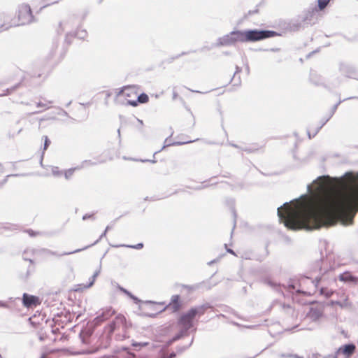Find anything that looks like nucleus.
Wrapping results in <instances>:
<instances>
[{
    "instance_id": "obj_27",
    "label": "nucleus",
    "mask_w": 358,
    "mask_h": 358,
    "mask_svg": "<svg viewBox=\"0 0 358 358\" xmlns=\"http://www.w3.org/2000/svg\"><path fill=\"white\" fill-rule=\"evenodd\" d=\"M104 321H106L105 318L101 314H99L92 321H90V322L91 324H94V327L96 328Z\"/></svg>"
},
{
    "instance_id": "obj_14",
    "label": "nucleus",
    "mask_w": 358,
    "mask_h": 358,
    "mask_svg": "<svg viewBox=\"0 0 358 358\" xmlns=\"http://www.w3.org/2000/svg\"><path fill=\"white\" fill-rule=\"evenodd\" d=\"M22 305L26 308L35 307L40 303L38 296L24 293L22 298Z\"/></svg>"
},
{
    "instance_id": "obj_58",
    "label": "nucleus",
    "mask_w": 358,
    "mask_h": 358,
    "mask_svg": "<svg viewBox=\"0 0 358 358\" xmlns=\"http://www.w3.org/2000/svg\"><path fill=\"white\" fill-rule=\"evenodd\" d=\"M115 336H116L117 340H122V339H124V338H126V336H125V335H124V336H120V335L117 334Z\"/></svg>"
},
{
    "instance_id": "obj_47",
    "label": "nucleus",
    "mask_w": 358,
    "mask_h": 358,
    "mask_svg": "<svg viewBox=\"0 0 358 358\" xmlns=\"http://www.w3.org/2000/svg\"><path fill=\"white\" fill-rule=\"evenodd\" d=\"M59 112L57 113L58 115H64V116H68V113L64 110V109L61 108H57Z\"/></svg>"
},
{
    "instance_id": "obj_61",
    "label": "nucleus",
    "mask_w": 358,
    "mask_h": 358,
    "mask_svg": "<svg viewBox=\"0 0 358 358\" xmlns=\"http://www.w3.org/2000/svg\"><path fill=\"white\" fill-rule=\"evenodd\" d=\"M46 251H47L48 254H50L52 255H57L55 252H53V251H51V250H46Z\"/></svg>"
},
{
    "instance_id": "obj_50",
    "label": "nucleus",
    "mask_w": 358,
    "mask_h": 358,
    "mask_svg": "<svg viewBox=\"0 0 358 358\" xmlns=\"http://www.w3.org/2000/svg\"><path fill=\"white\" fill-rule=\"evenodd\" d=\"M0 307L3 308H10L9 305L3 301H0Z\"/></svg>"
},
{
    "instance_id": "obj_28",
    "label": "nucleus",
    "mask_w": 358,
    "mask_h": 358,
    "mask_svg": "<svg viewBox=\"0 0 358 358\" xmlns=\"http://www.w3.org/2000/svg\"><path fill=\"white\" fill-rule=\"evenodd\" d=\"M320 294L324 296L327 298L331 297L334 294V291L328 289L327 287H325L324 286H322L320 288Z\"/></svg>"
},
{
    "instance_id": "obj_64",
    "label": "nucleus",
    "mask_w": 358,
    "mask_h": 358,
    "mask_svg": "<svg viewBox=\"0 0 358 358\" xmlns=\"http://www.w3.org/2000/svg\"><path fill=\"white\" fill-rule=\"evenodd\" d=\"M99 271H96V272H95V273L92 275V277L94 279H95V280H96V277H97V276H98V275H99Z\"/></svg>"
},
{
    "instance_id": "obj_1",
    "label": "nucleus",
    "mask_w": 358,
    "mask_h": 358,
    "mask_svg": "<svg viewBox=\"0 0 358 358\" xmlns=\"http://www.w3.org/2000/svg\"><path fill=\"white\" fill-rule=\"evenodd\" d=\"M312 185L316 198L315 209L307 210L303 205L297 203L285 208L284 217L282 209L288 203L278 208L279 220L282 222L285 220V227L292 231H313L329 228L338 222L344 226L352 224L355 208L358 205V172L347 171L341 177L318 176L307 185L308 192Z\"/></svg>"
},
{
    "instance_id": "obj_8",
    "label": "nucleus",
    "mask_w": 358,
    "mask_h": 358,
    "mask_svg": "<svg viewBox=\"0 0 358 358\" xmlns=\"http://www.w3.org/2000/svg\"><path fill=\"white\" fill-rule=\"evenodd\" d=\"M178 324L181 327V329L167 342L169 345L187 336L189 334V329L193 327L189 324L188 322H186L185 320H181V317H180L178 319Z\"/></svg>"
},
{
    "instance_id": "obj_62",
    "label": "nucleus",
    "mask_w": 358,
    "mask_h": 358,
    "mask_svg": "<svg viewBox=\"0 0 358 358\" xmlns=\"http://www.w3.org/2000/svg\"><path fill=\"white\" fill-rule=\"evenodd\" d=\"M45 106V104H44L43 103H42V102H41V101H40V102H38V103H36V106H37V107H43V106Z\"/></svg>"
},
{
    "instance_id": "obj_36",
    "label": "nucleus",
    "mask_w": 358,
    "mask_h": 358,
    "mask_svg": "<svg viewBox=\"0 0 358 358\" xmlns=\"http://www.w3.org/2000/svg\"><path fill=\"white\" fill-rule=\"evenodd\" d=\"M148 345V342H136V341H133L132 343H131V345L133 347H134V348H137V347L142 348V347L147 346Z\"/></svg>"
},
{
    "instance_id": "obj_5",
    "label": "nucleus",
    "mask_w": 358,
    "mask_h": 358,
    "mask_svg": "<svg viewBox=\"0 0 358 358\" xmlns=\"http://www.w3.org/2000/svg\"><path fill=\"white\" fill-rule=\"evenodd\" d=\"M17 17L21 25L35 22L31 8L28 4L23 3L19 6Z\"/></svg>"
},
{
    "instance_id": "obj_18",
    "label": "nucleus",
    "mask_w": 358,
    "mask_h": 358,
    "mask_svg": "<svg viewBox=\"0 0 358 358\" xmlns=\"http://www.w3.org/2000/svg\"><path fill=\"white\" fill-rule=\"evenodd\" d=\"M87 36V32L86 30L85 29H79V30H77L76 32H73V33H68L66 35V39L65 41L68 43H70V41H69V37H76L79 39H85Z\"/></svg>"
},
{
    "instance_id": "obj_26",
    "label": "nucleus",
    "mask_w": 358,
    "mask_h": 358,
    "mask_svg": "<svg viewBox=\"0 0 358 358\" xmlns=\"http://www.w3.org/2000/svg\"><path fill=\"white\" fill-rule=\"evenodd\" d=\"M113 247L118 248V247H124L128 248H133L136 250H141L143 248V243H139L136 245H127V244H121L118 245H113Z\"/></svg>"
},
{
    "instance_id": "obj_53",
    "label": "nucleus",
    "mask_w": 358,
    "mask_h": 358,
    "mask_svg": "<svg viewBox=\"0 0 358 358\" xmlns=\"http://www.w3.org/2000/svg\"><path fill=\"white\" fill-rule=\"evenodd\" d=\"M331 303L332 305H334V304H337V305L340 306L341 307H343V304H342V303H341V301H331Z\"/></svg>"
},
{
    "instance_id": "obj_15",
    "label": "nucleus",
    "mask_w": 358,
    "mask_h": 358,
    "mask_svg": "<svg viewBox=\"0 0 358 358\" xmlns=\"http://www.w3.org/2000/svg\"><path fill=\"white\" fill-rule=\"evenodd\" d=\"M340 281L344 282L351 285H355L358 284V278L352 274L350 271H345L338 275Z\"/></svg>"
},
{
    "instance_id": "obj_52",
    "label": "nucleus",
    "mask_w": 358,
    "mask_h": 358,
    "mask_svg": "<svg viewBox=\"0 0 358 358\" xmlns=\"http://www.w3.org/2000/svg\"><path fill=\"white\" fill-rule=\"evenodd\" d=\"M324 357L318 353L313 354L311 358H323Z\"/></svg>"
},
{
    "instance_id": "obj_30",
    "label": "nucleus",
    "mask_w": 358,
    "mask_h": 358,
    "mask_svg": "<svg viewBox=\"0 0 358 358\" xmlns=\"http://www.w3.org/2000/svg\"><path fill=\"white\" fill-rule=\"evenodd\" d=\"M81 167H79V166H77V167H75V168H71L66 171H65L64 172V177L66 180H69L71 176H73V174L74 173V171L77 169H80Z\"/></svg>"
},
{
    "instance_id": "obj_38",
    "label": "nucleus",
    "mask_w": 358,
    "mask_h": 358,
    "mask_svg": "<svg viewBox=\"0 0 358 358\" xmlns=\"http://www.w3.org/2000/svg\"><path fill=\"white\" fill-rule=\"evenodd\" d=\"M43 138H44L43 151H45L50 146L51 141L47 136H44Z\"/></svg>"
},
{
    "instance_id": "obj_37",
    "label": "nucleus",
    "mask_w": 358,
    "mask_h": 358,
    "mask_svg": "<svg viewBox=\"0 0 358 358\" xmlns=\"http://www.w3.org/2000/svg\"><path fill=\"white\" fill-rule=\"evenodd\" d=\"M287 289H288V291L290 292H293L295 291L298 294L301 293V290L296 289V285L294 283L289 284Z\"/></svg>"
},
{
    "instance_id": "obj_7",
    "label": "nucleus",
    "mask_w": 358,
    "mask_h": 358,
    "mask_svg": "<svg viewBox=\"0 0 358 358\" xmlns=\"http://www.w3.org/2000/svg\"><path fill=\"white\" fill-rule=\"evenodd\" d=\"M333 272L332 268H320V275L317 277H315V280L313 281V282L315 285V287H318L319 285L321 282H324L326 284H328L329 281L330 280H334V278L332 277L331 274Z\"/></svg>"
},
{
    "instance_id": "obj_35",
    "label": "nucleus",
    "mask_w": 358,
    "mask_h": 358,
    "mask_svg": "<svg viewBox=\"0 0 358 358\" xmlns=\"http://www.w3.org/2000/svg\"><path fill=\"white\" fill-rule=\"evenodd\" d=\"M193 341H194V338L192 339L190 343L187 345V346H178L176 348V351L178 354H181L185 350H186L189 346L192 345V344L193 343Z\"/></svg>"
},
{
    "instance_id": "obj_54",
    "label": "nucleus",
    "mask_w": 358,
    "mask_h": 358,
    "mask_svg": "<svg viewBox=\"0 0 358 358\" xmlns=\"http://www.w3.org/2000/svg\"><path fill=\"white\" fill-rule=\"evenodd\" d=\"M27 232L29 233V234L31 236H35L36 234V232L31 230V229H28L27 230Z\"/></svg>"
},
{
    "instance_id": "obj_19",
    "label": "nucleus",
    "mask_w": 358,
    "mask_h": 358,
    "mask_svg": "<svg viewBox=\"0 0 358 358\" xmlns=\"http://www.w3.org/2000/svg\"><path fill=\"white\" fill-rule=\"evenodd\" d=\"M310 80L312 83L315 85H322L324 84L323 78L317 73L315 71H310Z\"/></svg>"
},
{
    "instance_id": "obj_9",
    "label": "nucleus",
    "mask_w": 358,
    "mask_h": 358,
    "mask_svg": "<svg viewBox=\"0 0 358 358\" xmlns=\"http://www.w3.org/2000/svg\"><path fill=\"white\" fill-rule=\"evenodd\" d=\"M338 70L343 76L348 78L358 80L357 70L353 64L345 62H341L339 64Z\"/></svg>"
},
{
    "instance_id": "obj_21",
    "label": "nucleus",
    "mask_w": 358,
    "mask_h": 358,
    "mask_svg": "<svg viewBox=\"0 0 358 358\" xmlns=\"http://www.w3.org/2000/svg\"><path fill=\"white\" fill-rule=\"evenodd\" d=\"M302 22L300 17L299 20L290 22L289 24V29L292 31H298L302 27Z\"/></svg>"
},
{
    "instance_id": "obj_3",
    "label": "nucleus",
    "mask_w": 358,
    "mask_h": 358,
    "mask_svg": "<svg viewBox=\"0 0 358 358\" xmlns=\"http://www.w3.org/2000/svg\"><path fill=\"white\" fill-rule=\"evenodd\" d=\"M120 325H122V331H125L129 327L126 317L124 315L119 314L105 327L103 333L100 338L101 348H106L110 345L114 331Z\"/></svg>"
},
{
    "instance_id": "obj_48",
    "label": "nucleus",
    "mask_w": 358,
    "mask_h": 358,
    "mask_svg": "<svg viewBox=\"0 0 358 358\" xmlns=\"http://www.w3.org/2000/svg\"><path fill=\"white\" fill-rule=\"evenodd\" d=\"M331 118V117H330V115H329L326 118H323L322 120H321V122H320V125L321 127H324L327 122Z\"/></svg>"
},
{
    "instance_id": "obj_59",
    "label": "nucleus",
    "mask_w": 358,
    "mask_h": 358,
    "mask_svg": "<svg viewBox=\"0 0 358 358\" xmlns=\"http://www.w3.org/2000/svg\"><path fill=\"white\" fill-rule=\"evenodd\" d=\"M8 29V27H6L4 24H1L0 26V32H1L3 30H7Z\"/></svg>"
},
{
    "instance_id": "obj_42",
    "label": "nucleus",
    "mask_w": 358,
    "mask_h": 358,
    "mask_svg": "<svg viewBox=\"0 0 358 358\" xmlns=\"http://www.w3.org/2000/svg\"><path fill=\"white\" fill-rule=\"evenodd\" d=\"M231 212H232L233 217H234V227H233V229H234L235 228L236 224V212L234 207L231 208Z\"/></svg>"
},
{
    "instance_id": "obj_17",
    "label": "nucleus",
    "mask_w": 358,
    "mask_h": 358,
    "mask_svg": "<svg viewBox=\"0 0 358 358\" xmlns=\"http://www.w3.org/2000/svg\"><path fill=\"white\" fill-rule=\"evenodd\" d=\"M106 234H107V231H106L104 230V231H103V232L101 234V235L100 236L99 238V239H97V240H96L95 242H94L93 243H92V244L89 245H87V246H85V247H84V248H80V249H76V250H73V251H71V252H64V253H62V254L59 255V256H62V255H72V254L78 253V252H81V251L85 250H87V248H90V247H92V246H93V245H96V243H99V241L101 238H103V237H105V236H106Z\"/></svg>"
},
{
    "instance_id": "obj_34",
    "label": "nucleus",
    "mask_w": 358,
    "mask_h": 358,
    "mask_svg": "<svg viewBox=\"0 0 358 358\" xmlns=\"http://www.w3.org/2000/svg\"><path fill=\"white\" fill-rule=\"evenodd\" d=\"M279 356L282 358H303L296 354L291 353H281Z\"/></svg>"
},
{
    "instance_id": "obj_24",
    "label": "nucleus",
    "mask_w": 358,
    "mask_h": 358,
    "mask_svg": "<svg viewBox=\"0 0 358 358\" xmlns=\"http://www.w3.org/2000/svg\"><path fill=\"white\" fill-rule=\"evenodd\" d=\"M198 139H196V141ZM169 141V138H166V140H165V145L163 146L162 149L164 148L166 146L181 145H183V144L190 143L196 141V140H193V141L190 140V141H187L186 142L176 141V142L170 143V141Z\"/></svg>"
},
{
    "instance_id": "obj_31",
    "label": "nucleus",
    "mask_w": 358,
    "mask_h": 358,
    "mask_svg": "<svg viewBox=\"0 0 358 358\" xmlns=\"http://www.w3.org/2000/svg\"><path fill=\"white\" fill-rule=\"evenodd\" d=\"M138 103H145L149 101V96L147 94L143 92L138 96Z\"/></svg>"
},
{
    "instance_id": "obj_41",
    "label": "nucleus",
    "mask_w": 358,
    "mask_h": 358,
    "mask_svg": "<svg viewBox=\"0 0 358 358\" xmlns=\"http://www.w3.org/2000/svg\"><path fill=\"white\" fill-rule=\"evenodd\" d=\"M178 58H180V55H178L170 57L166 59V62L169 64H171L172 62H173L174 60H176Z\"/></svg>"
},
{
    "instance_id": "obj_2",
    "label": "nucleus",
    "mask_w": 358,
    "mask_h": 358,
    "mask_svg": "<svg viewBox=\"0 0 358 358\" xmlns=\"http://www.w3.org/2000/svg\"><path fill=\"white\" fill-rule=\"evenodd\" d=\"M280 35V34L275 31L267 29H249L245 30H234L218 38L214 45L215 47H222L233 45L237 42H257Z\"/></svg>"
},
{
    "instance_id": "obj_51",
    "label": "nucleus",
    "mask_w": 358,
    "mask_h": 358,
    "mask_svg": "<svg viewBox=\"0 0 358 358\" xmlns=\"http://www.w3.org/2000/svg\"><path fill=\"white\" fill-rule=\"evenodd\" d=\"M323 358H339V357L337 355V352L336 351L334 354L329 355L327 356L324 357Z\"/></svg>"
},
{
    "instance_id": "obj_20",
    "label": "nucleus",
    "mask_w": 358,
    "mask_h": 358,
    "mask_svg": "<svg viewBox=\"0 0 358 358\" xmlns=\"http://www.w3.org/2000/svg\"><path fill=\"white\" fill-rule=\"evenodd\" d=\"M264 283L267 285L271 287L275 291L279 293H282L281 287L280 285H277L275 282H273L271 279L268 278H265L263 279Z\"/></svg>"
},
{
    "instance_id": "obj_60",
    "label": "nucleus",
    "mask_w": 358,
    "mask_h": 358,
    "mask_svg": "<svg viewBox=\"0 0 358 358\" xmlns=\"http://www.w3.org/2000/svg\"><path fill=\"white\" fill-rule=\"evenodd\" d=\"M217 261H218V259H213V260H212V261L209 262L208 263V264L210 266V265L213 264L214 263H216Z\"/></svg>"
},
{
    "instance_id": "obj_49",
    "label": "nucleus",
    "mask_w": 358,
    "mask_h": 358,
    "mask_svg": "<svg viewBox=\"0 0 358 358\" xmlns=\"http://www.w3.org/2000/svg\"><path fill=\"white\" fill-rule=\"evenodd\" d=\"M241 150L248 153H252L257 150V149H252L249 148H241Z\"/></svg>"
},
{
    "instance_id": "obj_13",
    "label": "nucleus",
    "mask_w": 358,
    "mask_h": 358,
    "mask_svg": "<svg viewBox=\"0 0 358 358\" xmlns=\"http://www.w3.org/2000/svg\"><path fill=\"white\" fill-rule=\"evenodd\" d=\"M319 10L317 7H313L306 11L302 17H300L301 21L306 25H313L317 22V17H315L316 13Z\"/></svg>"
},
{
    "instance_id": "obj_22",
    "label": "nucleus",
    "mask_w": 358,
    "mask_h": 358,
    "mask_svg": "<svg viewBox=\"0 0 358 358\" xmlns=\"http://www.w3.org/2000/svg\"><path fill=\"white\" fill-rule=\"evenodd\" d=\"M350 99H358V96H350V97H348L346 99H344L343 100H339L338 103H336L335 105H334L331 108V112L329 113V115L330 117H332L334 115V114L335 113L336 110H337L338 108V106L343 101H346V100H350Z\"/></svg>"
},
{
    "instance_id": "obj_23",
    "label": "nucleus",
    "mask_w": 358,
    "mask_h": 358,
    "mask_svg": "<svg viewBox=\"0 0 358 358\" xmlns=\"http://www.w3.org/2000/svg\"><path fill=\"white\" fill-rule=\"evenodd\" d=\"M115 311L111 308H107L106 309H103L102 312L100 313L106 320L110 318L113 315H115Z\"/></svg>"
},
{
    "instance_id": "obj_6",
    "label": "nucleus",
    "mask_w": 358,
    "mask_h": 358,
    "mask_svg": "<svg viewBox=\"0 0 358 358\" xmlns=\"http://www.w3.org/2000/svg\"><path fill=\"white\" fill-rule=\"evenodd\" d=\"M182 308V303L180 296L179 294L173 295L171 299L170 303L164 306L162 310L157 311L156 313L146 314L150 317H155L157 313H162L167 309H171L173 313L178 312Z\"/></svg>"
},
{
    "instance_id": "obj_39",
    "label": "nucleus",
    "mask_w": 358,
    "mask_h": 358,
    "mask_svg": "<svg viewBox=\"0 0 358 358\" xmlns=\"http://www.w3.org/2000/svg\"><path fill=\"white\" fill-rule=\"evenodd\" d=\"M52 173L55 176H59L62 175V171H59L58 167L55 166L52 169Z\"/></svg>"
},
{
    "instance_id": "obj_11",
    "label": "nucleus",
    "mask_w": 358,
    "mask_h": 358,
    "mask_svg": "<svg viewBox=\"0 0 358 358\" xmlns=\"http://www.w3.org/2000/svg\"><path fill=\"white\" fill-rule=\"evenodd\" d=\"M117 288L118 290H120L122 293L124 294L125 295H127L129 299H131L134 303L136 304H139L141 303H146V304H150V305H152V306H164V302H160V303H157L155 301H143L142 300L139 299L137 296H136L135 295H134L131 292H129L128 289H125L124 287H122L121 285H120L119 284H117Z\"/></svg>"
},
{
    "instance_id": "obj_10",
    "label": "nucleus",
    "mask_w": 358,
    "mask_h": 358,
    "mask_svg": "<svg viewBox=\"0 0 358 358\" xmlns=\"http://www.w3.org/2000/svg\"><path fill=\"white\" fill-rule=\"evenodd\" d=\"M96 327L94 324H91L88 322L85 327H83L80 332L79 333V337L84 344H89L90 343V339L92 336L94 334Z\"/></svg>"
},
{
    "instance_id": "obj_29",
    "label": "nucleus",
    "mask_w": 358,
    "mask_h": 358,
    "mask_svg": "<svg viewBox=\"0 0 358 358\" xmlns=\"http://www.w3.org/2000/svg\"><path fill=\"white\" fill-rule=\"evenodd\" d=\"M331 0H317V8L318 10H324L328 4L329 3Z\"/></svg>"
},
{
    "instance_id": "obj_25",
    "label": "nucleus",
    "mask_w": 358,
    "mask_h": 358,
    "mask_svg": "<svg viewBox=\"0 0 358 358\" xmlns=\"http://www.w3.org/2000/svg\"><path fill=\"white\" fill-rule=\"evenodd\" d=\"M21 83H18L10 88H7L3 91V93L0 94V96H7L15 92L20 86Z\"/></svg>"
},
{
    "instance_id": "obj_44",
    "label": "nucleus",
    "mask_w": 358,
    "mask_h": 358,
    "mask_svg": "<svg viewBox=\"0 0 358 358\" xmlns=\"http://www.w3.org/2000/svg\"><path fill=\"white\" fill-rule=\"evenodd\" d=\"M176 353L174 352H172L171 353H169V354L163 355V358H176Z\"/></svg>"
},
{
    "instance_id": "obj_32",
    "label": "nucleus",
    "mask_w": 358,
    "mask_h": 358,
    "mask_svg": "<svg viewBox=\"0 0 358 358\" xmlns=\"http://www.w3.org/2000/svg\"><path fill=\"white\" fill-rule=\"evenodd\" d=\"M94 282H95V279H94L92 276L90 277V281L87 284V285H78V286L80 287H83V288H80L81 289H87V288H90L92 286H93V285L94 284ZM76 290H80V288L78 289H76Z\"/></svg>"
},
{
    "instance_id": "obj_55",
    "label": "nucleus",
    "mask_w": 358,
    "mask_h": 358,
    "mask_svg": "<svg viewBox=\"0 0 358 358\" xmlns=\"http://www.w3.org/2000/svg\"><path fill=\"white\" fill-rule=\"evenodd\" d=\"M323 127H321V125H320L319 127H317L315 131V132L313 134V136H315L318 132Z\"/></svg>"
},
{
    "instance_id": "obj_46",
    "label": "nucleus",
    "mask_w": 358,
    "mask_h": 358,
    "mask_svg": "<svg viewBox=\"0 0 358 358\" xmlns=\"http://www.w3.org/2000/svg\"><path fill=\"white\" fill-rule=\"evenodd\" d=\"M258 51H271V52H278L280 50L278 48H271V49H263V48H259L257 50Z\"/></svg>"
},
{
    "instance_id": "obj_57",
    "label": "nucleus",
    "mask_w": 358,
    "mask_h": 358,
    "mask_svg": "<svg viewBox=\"0 0 358 358\" xmlns=\"http://www.w3.org/2000/svg\"><path fill=\"white\" fill-rule=\"evenodd\" d=\"M140 161L142 162H151V163H155L156 162V161L155 159H151V160H149V159H141Z\"/></svg>"
},
{
    "instance_id": "obj_12",
    "label": "nucleus",
    "mask_w": 358,
    "mask_h": 358,
    "mask_svg": "<svg viewBox=\"0 0 358 358\" xmlns=\"http://www.w3.org/2000/svg\"><path fill=\"white\" fill-rule=\"evenodd\" d=\"M356 346L354 343H349L341 345L337 350L339 358H350L355 352Z\"/></svg>"
},
{
    "instance_id": "obj_16",
    "label": "nucleus",
    "mask_w": 358,
    "mask_h": 358,
    "mask_svg": "<svg viewBox=\"0 0 358 358\" xmlns=\"http://www.w3.org/2000/svg\"><path fill=\"white\" fill-rule=\"evenodd\" d=\"M323 315L322 311L317 308L311 307L307 314V316L313 322H317Z\"/></svg>"
},
{
    "instance_id": "obj_40",
    "label": "nucleus",
    "mask_w": 358,
    "mask_h": 358,
    "mask_svg": "<svg viewBox=\"0 0 358 358\" xmlns=\"http://www.w3.org/2000/svg\"><path fill=\"white\" fill-rule=\"evenodd\" d=\"M88 219L95 220L94 213H87L83 216V220H87Z\"/></svg>"
},
{
    "instance_id": "obj_45",
    "label": "nucleus",
    "mask_w": 358,
    "mask_h": 358,
    "mask_svg": "<svg viewBox=\"0 0 358 358\" xmlns=\"http://www.w3.org/2000/svg\"><path fill=\"white\" fill-rule=\"evenodd\" d=\"M242 71V69L241 67H239L238 66H236V71H235V73H234L232 78H231L230 81L229 82H231L234 78H235V76L236 73H241Z\"/></svg>"
},
{
    "instance_id": "obj_33",
    "label": "nucleus",
    "mask_w": 358,
    "mask_h": 358,
    "mask_svg": "<svg viewBox=\"0 0 358 358\" xmlns=\"http://www.w3.org/2000/svg\"><path fill=\"white\" fill-rule=\"evenodd\" d=\"M105 162V161H100V162H93L92 160H84L83 162H82V165H81V169L85 166V164H87V165H89V166H96L99 163H103Z\"/></svg>"
},
{
    "instance_id": "obj_63",
    "label": "nucleus",
    "mask_w": 358,
    "mask_h": 358,
    "mask_svg": "<svg viewBox=\"0 0 358 358\" xmlns=\"http://www.w3.org/2000/svg\"><path fill=\"white\" fill-rule=\"evenodd\" d=\"M227 252L230 253V254H232V255H235V252L233 250L231 249H229V248H227Z\"/></svg>"
},
{
    "instance_id": "obj_43",
    "label": "nucleus",
    "mask_w": 358,
    "mask_h": 358,
    "mask_svg": "<svg viewBox=\"0 0 358 358\" xmlns=\"http://www.w3.org/2000/svg\"><path fill=\"white\" fill-rule=\"evenodd\" d=\"M127 104L131 106H137L138 104V99L137 100H127Z\"/></svg>"
},
{
    "instance_id": "obj_56",
    "label": "nucleus",
    "mask_w": 358,
    "mask_h": 358,
    "mask_svg": "<svg viewBox=\"0 0 358 358\" xmlns=\"http://www.w3.org/2000/svg\"><path fill=\"white\" fill-rule=\"evenodd\" d=\"M258 11H259V10H258V9H255V10H249V11H248V15H254V14H255V13H258Z\"/></svg>"
},
{
    "instance_id": "obj_4",
    "label": "nucleus",
    "mask_w": 358,
    "mask_h": 358,
    "mask_svg": "<svg viewBox=\"0 0 358 358\" xmlns=\"http://www.w3.org/2000/svg\"><path fill=\"white\" fill-rule=\"evenodd\" d=\"M211 308L212 306L209 303H205L200 306L192 307L187 312L183 313L180 317H181V320L188 322L193 327L195 317L203 315L208 309Z\"/></svg>"
}]
</instances>
